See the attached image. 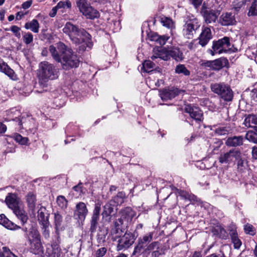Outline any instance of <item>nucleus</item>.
Here are the masks:
<instances>
[{
  "mask_svg": "<svg viewBox=\"0 0 257 257\" xmlns=\"http://www.w3.org/2000/svg\"><path fill=\"white\" fill-rule=\"evenodd\" d=\"M106 248L104 247L98 249L96 252V257H102L106 252Z\"/></svg>",
  "mask_w": 257,
  "mask_h": 257,
  "instance_id": "obj_55",
  "label": "nucleus"
},
{
  "mask_svg": "<svg viewBox=\"0 0 257 257\" xmlns=\"http://www.w3.org/2000/svg\"><path fill=\"white\" fill-rule=\"evenodd\" d=\"M175 72L177 74H182L185 76H189L190 74V71L183 64H179L176 67Z\"/></svg>",
  "mask_w": 257,
  "mask_h": 257,
  "instance_id": "obj_39",
  "label": "nucleus"
},
{
  "mask_svg": "<svg viewBox=\"0 0 257 257\" xmlns=\"http://www.w3.org/2000/svg\"><path fill=\"white\" fill-rule=\"evenodd\" d=\"M25 28L27 30H30L35 33H38L39 31L40 25L37 20L33 19L31 21L26 23Z\"/></svg>",
  "mask_w": 257,
  "mask_h": 257,
  "instance_id": "obj_31",
  "label": "nucleus"
},
{
  "mask_svg": "<svg viewBox=\"0 0 257 257\" xmlns=\"http://www.w3.org/2000/svg\"><path fill=\"white\" fill-rule=\"evenodd\" d=\"M244 124L248 127L257 126V116L253 114L248 115L244 119Z\"/></svg>",
  "mask_w": 257,
  "mask_h": 257,
  "instance_id": "obj_32",
  "label": "nucleus"
},
{
  "mask_svg": "<svg viewBox=\"0 0 257 257\" xmlns=\"http://www.w3.org/2000/svg\"><path fill=\"white\" fill-rule=\"evenodd\" d=\"M221 2V0H207L203 3L201 12L207 11H216L218 10L219 9H222V4L219 3Z\"/></svg>",
  "mask_w": 257,
  "mask_h": 257,
  "instance_id": "obj_18",
  "label": "nucleus"
},
{
  "mask_svg": "<svg viewBox=\"0 0 257 257\" xmlns=\"http://www.w3.org/2000/svg\"><path fill=\"white\" fill-rule=\"evenodd\" d=\"M63 32L69 36L72 42L77 45L81 44L79 51L83 52L87 48L90 49L93 46L91 36L84 29L79 28L70 22H67L63 29Z\"/></svg>",
  "mask_w": 257,
  "mask_h": 257,
  "instance_id": "obj_1",
  "label": "nucleus"
},
{
  "mask_svg": "<svg viewBox=\"0 0 257 257\" xmlns=\"http://www.w3.org/2000/svg\"><path fill=\"white\" fill-rule=\"evenodd\" d=\"M161 23L164 26L169 29H172L174 27L173 22L168 17H162L161 18Z\"/></svg>",
  "mask_w": 257,
  "mask_h": 257,
  "instance_id": "obj_41",
  "label": "nucleus"
},
{
  "mask_svg": "<svg viewBox=\"0 0 257 257\" xmlns=\"http://www.w3.org/2000/svg\"><path fill=\"white\" fill-rule=\"evenodd\" d=\"M2 250H0V257H9L12 252L11 250L6 246L3 247Z\"/></svg>",
  "mask_w": 257,
  "mask_h": 257,
  "instance_id": "obj_50",
  "label": "nucleus"
},
{
  "mask_svg": "<svg viewBox=\"0 0 257 257\" xmlns=\"http://www.w3.org/2000/svg\"><path fill=\"white\" fill-rule=\"evenodd\" d=\"M157 58H160L165 61L168 60L170 59V51L164 48L160 49L157 52H155L151 57L153 60H155Z\"/></svg>",
  "mask_w": 257,
  "mask_h": 257,
  "instance_id": "obj_24",
  "label": "nucleus"
},
{
  "mask_svg": "<svg viewBox=\"0 0 257 257\" xmlns=\"http://www.w3.org/2000/svg\"><path fill=\"white\" fill-rule=\"evenodd\" d=\"M113 204L111 202H109L108 203L106 204L103 206V211L105 212L106 213H108L109 214H111L113 211V208L112 207Z\"/></svg>",
  "mask_w": 257,
  "mask_h": 257,
  "instance_id": "obj_52",
  "label": "nucleus"
},
{
  "mask_svg": "<svg viewBox=\"0 0 257 257\" xmlns=\"http://www.w3.org/2000/svg\"><path fill=\"white\" fill-rule=\"evenodd\" d=\"M14 213L17 217L22 221L23 224L27 222L28 216L25 210L18 207L13 210Z\"/></svg>",
  "mask_w": 257,
  "mask_h": 257,
  "instance_id": "obj_33",
  "label": "nucleus"
},
{
  "mask_svg": "<svg viewBox=\"0 0 257 257\" xmlns=\"http://www.w3.org/2000/svg\"><path fill=\"white\" fill-rule=\"evenodd\" d=\"M257 15V4L255 1L253 2L250 6L248 12V16H255Z\"/></svg>",
  "mask_w": 257,
  "mask_h": 257,
  "instance_id": "obj_47",
  "label": "nucleus"
},
{
  "mask_svg": "<svg viewBox=\"0 0 257 257\" xmlns=\"http://www.w3.org/2000/svg\"><path fill=\"white\" fill-rule=\"evenodd\" d=\"M60 63L62 65L63 68L67 70L71 68L77 67L79 61L72 50L68 48Z\"/></svg>",
  "mask_w": 257,
  "mask_h": 257,
  "instance_id": "obj_8",
  "label": "nucleus"
},
{
  "mask_svg": "<svg viewBox=\"0 0 257 257\" xmlns=\"http://www.w3.org/2000/svg\"><path fill=\"white\" fill-rule=\"evenodd\" d=\"M169 38L170 37L169 36L165 35L160 36L157 43L161 45H164L165 44L166 42L169 39Z\"/></svg>",
  "mask_w": 257,
  "mask_h": 257,
  "instance_id": "obj_54",
  "label": "nucleus"
},
{
  "mask_svg": "<svg viewBox=\"0 0 257 257\" xmlns=\"http://www.w3.org/2000/svg\"><path fill=\"white\" fill-rule=\"evenodd\" d=\"M234 162L236 165L237 170L238 172H243L247 169V160L244 155L239 150L238 151Z\"/></svg>",
  "mask_w": 257,
  "mask_h": 257,
  "instance_id": "obj_16",
  "label": "nucleus"
},
{
  "mask_svg": "<svg viewBox=\"0 0 257 257\" xmlns=\"http://www.w3.org/2000/svg\"><path fill=\"white\" fill-rule=\"evenodd\" d=\"M111 214L108 213H106L105 212L102 211V218L105 220V221L107 222H110L111 219Z\"/></svg>",
  "mask_w": 257,
  "mask_h": 257,
  "instance_id": "obj_59",
  "label": "nucleus"
},
{
  "mask_svg": "<svg viewBox=\"0 0 257 257\" xmlns=\"http://www.w3.org/2000/svg\"><path fill=\"white\" fill-rule=\"evenodd\" d=\"M191 3L197 8L201 4L202 0H190Z\"/></svg>",
  "mask_w": 257,
  "mask_h": 257,
  "instance_id": "obj_64",
  "label": "nucleus"
},
{
  "mask_svg": "<svg viewBox=\"0 0 257 257\" xmlns=\"http://www.w3.org/2000/svg\"><path fill=\"white\" fill-rule=\"evenodd\" d=\"M212 38V35L210 28L203 27L202 32L199 37V44L202 47L206 46Z\"/></svg>",
  "mask_w": 257,
  "mask_h": 257,
  "instance_id": "obj_17",
  "label": "nucleus"
},
{
  "mask_svg": "<svg viewBox=\"0 0 257 257\" xmlns=\"http://www.w3.org/2000/svg\"><path fill=\"white\" fill-rule=\"evenodd\" d=\"M184 110L189 114L190 117L196 121L201 122L203 121V112L197 107L192 106L191 105H186Z\"/></svg>",
  "mask_w": 257,
  "mask_h": 257,
  "instance_id": "obj_14",
  "label": "nucleus"
},
{
  "mask_svg": "<svg viewBox=\"0 0 257 257\" xmlns=\"http://www.w3.org/2000/svg\"><path fill=\"white\" fill-rule=\"evenodd\" d=\"M201 65L205 68H208L209 69L213 70L212 61H205L202 63Z\"/></svg>",
  "mask_w": 257,
  "mask_h": 257,
  "instance_id": "obj_57",
  "label": "nucleus"
},
{
  "mask_svg": "<svg viewBox=\"0 0 257 257\" xmlns=\"http://www.w3.org/2000/svg\"><path fill=\"white\" fill-rule=\"evenodd\" d=\"M28 206L30 209L34 210L37 202L36 196L33 192H29L26 196Z\"/></svg>",
  "mask_w": 257,
  "mask_h": 257,
  "instance_id": "obj_30",
  "label": "nucleus"
},
{
  "mask_svg": "<svg viewBox=\"0 0 257 257\" xmlns=\"http://www.w3.org/2000/svg\"><path fill=\"white\" fill-rule=\"evenodd\" d=\"M244 229L246 233L252 235H254L255 233L253 226L250 224H245L244 226Z\"/></svg>",
  "mask_w": 257,
  "mask_h": 257,
  "instance_id": "obj_49",
  "label": "nucleus"
},
{
  "mask_svg": "<svg viewBox=\"0 0 257 257\" xmlns=\"http://www.w3.org/2000/svg\"><path fill=\"white\" fill-rule=\"evenodd\" d=\"M244 138L242 136H234L229 137L225 142L228 147H237L243 144Z\"/></svg>",
  "mask_w": 257,
  "mask_h": 257,
  "instance_id": "obj_23",
  "label": "nucleus"
},
{
  "mask_svg": "<svg viewBox=\"0 0 257 257\" xmlns=\"http://www.w3.org/2000/svg\"><path fill=\"white\" fill-rule=\"evenodd\" d=\"M67 46L62 42L57 43L56 46L51 45L49 47V51L53 58L57 62L62 61V57L64 55L67 49Z\"/></svg>",
  "mask_w": 257,
  "mask_h": 257,
  "instance_id": "obj_10",
  "label": "nucleus"
},
{
  "mask_svg": "<svg viewBox=\"0 0 257 257\" xmlns=\"http://www.w3.org/2000/svg\"><path fill=\"white\" fill-rule=\"evenodd\" d=\"M23 41L26 44H30L33 41V35L29 32L25 33L23 36Z\"/></svg>",
  "mask_w": 257,
  "mask_h": 257,
  "instance_id": "obj_48",
  "label": "nucleus"
},
{
  "mask_svg": "<svg viewBox=\"0 0 257 257\" xmlns=\"http://www.w3.org/2000/svg\"><path fill=\"white\" fill-rule=\"evenodd\" d=\"M0 72L5 73L13 80L17 79V76L14 70L1 58H0Z\"/></svg>",
  "mask_w": 257,
  "mask_h": 257,
  "instance_id": "obj_20",
  "label": "nucleus"
},
{
  "mask_svg": "<svg viewBox=\"0 0 257 257\" xmlns=\"http://www.w3.org/2000/svg\"><path fill=\"white\" fill-rule=\"evenodd\" d=\"M88 213V209L86 204L82 202L77 204L74 212V215L78 216L80 220H84Z\"/></svg>",
  "mask_w": 257,
  "mask_h": 257,
  "instance_id": "obj_21",
  "label": "nucleus"
},
{
  "mask_svg": "<svg viewBox=\"0 0 257 257\" xmlns=\"http://www.w3.org/2000/svg\"><path fill=\"white\" fill-rule=\"evenodd\" d=\"M170 58H173L177 61H180L184 58L183 53L177 48H174L170 50Z\"/></svg>",
  "mask_w": 257,
  "mask_h": 257,
  "instance_id": "obj_36",
  "label": "nucleus"
},
{
  "mask_svg": "<svg viewBox=\"0 0 257 257\" xmlns=\"http://www.w3.org/2000/svg\"><path fill=\"white\" fill-rule=\"evenodd\" d=\"M38 213L39 221L42 222L43 226H47V224H48L47 216H46L45 214L41 210H39Z\"/></svg>",
  "mask_w": 257,
  "mask_h": 257,
  "instance_id": "obj_45",
  "label": "nucleus"
},
{
  "mask_svg": "<svg viewBox=\"0 0 257 257\" xmlns=\"http://www.w3.org/2000/svg\"><path fill=\"white\" fill-rule=\"evenodd\" d=\"M238 150L233 149L229 151L221 153L218 157V161L222 164H230L234 162Z\"/></svg>",
  "mask_w": 257,
  "mask_h": 257,
  "instance_id": "obj_13",
  "label": "nucleus"
},
{
  "mask_svg": "<svg viewBox=\"0 0 257 257\" xmlns=\"http://www.w3.org/2000/svg\"><path fill=\"white\" fill-rule=\"evenodd\" d=\"M58 9L57 8L56 6L53 7L50 12L49 13V16L50 17L53 18L54 17L56 14L57 12L58 11Z\"/></svg>",
  "mask_w": 257,
  "mask_h": 257,
  "instance_id": "obj_62",
  "label": "nucleus"
},
{
  "mask_svg": "<svg viewBox=\"0 0 257 257\" xmlns=\"http://www.w3.org/2000/svg\"><path fill=\"white\" fill-rule=\"evenodd\" d=\"M245 138L249 142L257 143V132L253 131L248 132L246 134Z\"/></svg>",
  "mask_w": 257,
  "mask_h": 257,
  "instance_id": "obj_43",
  "label": "nucleus"
},
{
  "mask_svg": "<svg viewBox=\"0 0 257 257\" xmlns=\"http://www.w3.org/2000/svg\"><path fill=\"white\" fill-rule=\"evenodd\" d=\"M215 132L218 135H224L226 134L228 131L224 127H219L216 129Z\"/></svg>",
  "mask_w": 257,
  "mask_h": 257,
  "instance_id": "obj_56",
  "label": "nucleus"
},
{
  "mask_svg": "<svg viewBox=\"0 0 257 257\" xmlns=\"http://www.w3.org/2000/svg\"><path fill=\"white\" fill-rule=\"evenodd\" d=\"M13 138L21 145H26L28 141V138L23 137L21 135L16 133L13 135Z\"/></svg>",
  "mask_w": 257,
  "mask_h": 257,
  "instance_id": "obj_40",
  "label": "nucleus"
},
{
  "mask_svg": "<svg viewBox=\"0 0 257 257\" xmlns=\"http://www.w3.org/2000/svg\"><path fill=\"white\" fill-rule=\"evenodd\" d=\"M100 209V204H96L90 220L89 231L91 233H93L96 231L99 220Z\"/></svg>",
  "mask_w": 257,
  "mask_h": 257,
  "instance_id": "obj_12",
  "label": "nucleus"
},
{
  "mask_svg": "<svg viewBox=\"0 0 257 257\" xmlns=\"http://www.w3.org/2000/svg\"><path fill=\"white\" fill-rule=\"evenodd\" d=\"M219 23L222 26H227L236 24L234 15L231 13H222L219 19Z\"/></svg>",
  "mask_w": 257,
  "mask_h": 257,
  "instance_id": "obj_19",
  "label": "nucleus"
},
{
  "mask_svg": "<svg viewBox=\"0 0 257 257\" xmlns=\"http://www.w3.org/2000/svg\"><path fill=\"white\" fill-rule=\"evenodd\" d=\"M213 70H219L222 68L225 67L228 64V60L222 57L219 59L213 60Z\"/></svg>",
  "mask_w": 257,
  "mask_h": 257,
  "instance_id": "obj_29",
  "label": "nucleus"
},
{
  "mask_svg": "<svg viewBox=\"0 0 257 257\" xmlns=\"http://www.w3.org/2000/svg\"><path fill=\"white\" fill-rule=\"evenodd\" d=\"M180 92L177 88L170 87L160 91V96L163 100L166 101L175 98Z\"/></svg>",
  "mask_w": 257,
  "mask_h": 257,
  "instance_id": "obj_15",
  "label": "nucleus"
},
{
  "mask_svg": "<svg viewBox=\"0 0 257 257\" xmlns=\"http://www.w3.org/2000/svg\"><path fill=\"white\" fill-rule=\"evenodd\" d=\"M39 83L43 87L47 86L49 80H53L59 77V70L53 64L47 61L41 62L39 64Z\"/></svg>",
  "mask_w": 257,
  "mask_h": 257,
  "instance_id": "obj_3",
  "label": "nucleus"
},
{
  "mask_svg": "<svg viewBox=\"0 0 257 257\" xmlns=\"http://www.w3.org/2000/svg\"><path fill=\"white\" fill-rule=\"evenodd\" d=\"M5 202L9 208L13 210L18 207V201L16 195L13 193H9L6 197Z\"/></svg>",
  "mask_w": 257,
  "mask_h": 257,
  "instance_id": "obj_27",
  "label": "nucleus"
},
{
  "mask_svg": "<svg viewBox=\"0 0 257 257\" xmlns=\"http://www.w3.org/2000/svg\"><path fill=\"white\" fill-rule=\"evenodd\" d=\"M32 1H26L22 4V8L24 9H28L29 8H30L31 7V6L32 5Z\"/></svg>",
  "mask_w": 257,
  "mask_h": 257,
  "instance_id": "obj_61",
  "label": "nucleus"
},
{
  "mask_svg": "<svg viewBox=\"0 0 257 257\" xmlns=\"http://www.w3.org/2000/svg\"><path fill=\"white\" fill-rule=\"evenodd\" d=\"M200 24L197 19H190L183 26V35L187 39H192Z\"/></svg>",
  "mask_w": 257,
  "mask_h": 257,
  "instance_id": "obj_9",
  "label": "nucleus"
},
{
  "mask_svg": "<svg viewBox=\"0 0 257 257\" xmlns=\"http://www.w3.org/2000/svg\"><path fill=\"white\" fill-rule=\"evenodd\" d=\"M250 0H231L232 9L238 12L241 8L244 7Z\"/></svg>",
  "mask_w": 257,
  "mask_h": 257,
  "instance_id": "obj_34",
  "label": "nucleus"
},
{
  "mask_svg": "<svg viewBox=\"0 0 257 257\" xmlns=\"http://www.w3.org/2000/svg\"><path fill=\"white\" fill-rule=\"evenodd\" d=\"M57 203L61 208H65L67 205V201L63 196H58Z\"/></svg>",
  "mask_w": 257,
  "mask_h": 257,
  "instance_id": "obj_46",
  "label": "nucleus"
},
{
  "mask_svg": "<svg viewBox=\"0 0 257 257\" xmlns=\"http://www.w3.org/2000/svg\"><path fill=\"white\" fill-rule=\"evenodd\" d=\"M0 224H2L8 229L12 230H16L20 228V226L10 221L3 214L0 215Z\"/></svg>",
  "mask_w": 257,
  "mask_h": 257,
  "instance_id": "obj_25",
  "label": "nucleus"
},
{
  "mask_svg": "<svg viewBox=\"0 0 257 257\" xmlns=\"http://www.w3.org/2000/svg\"><path fill=\"white\" fill-rule=\"evenodd\" d=\"M136 239L135 235L131 232H126L125 234L118 240L117 250H121L128 248L134 242Z\"/></svg>",
  "mask_w": 257,
  "mask_h": 257,
  "instance_id": "obj_11",
  "label": "nucleus"
},
{
  "mask_svg": "<svg viewBox=\"0 0 257 257\" xmlns=\"http://www.w3.org/2000/svg\"><path fill=\"white\" fill-rule=\"evenodd\" d=\"M71 3L69 0H66L65 1H60L56 5L57 8L59 10L60 9H71Z\"/></svg>",
  "mask_w": 257,
  "mask_h": 257,
  "instance_id": "obj_44",
  "label": "nucleus"
},
{
  "mask_svg": "<svg viewBox=\"0 0 257 257\" xmlns=\"http://www.w3.org/2000/svg\"><path fill=\"white\" fill-rule=\"evenodd\" d=\"M155 67L154 63L150 60H146L143 63V69L145 72L150 73L154 71L153 69Z\"/></svg>",
  "mask_w": 257,
  "mask_h": 257,
  "instance_id": "obj_38",
  "label": "nucleus"
},
{
  "mask_svg": "<svg viewBox=\"0 0 257 257\" xmlns=\"http://www.w3.org/2000/svg\"><path fill=\"white\" fill-rule=\"evenodd\" d=\"M110 202L112 203L113 206L121 204L123 202V200L116 195L113 198L110 200Z\"/></svg>",
  "mask_w": 257,
  "mask_h": 257,
  "instance_id": "obj_53",
  "label": "nucleus"
},
{
  "mask_svg": "<svg viewBox=\"0 0 257 257\" xmlns=\"http://www.w3.org/2000/svg\"><path fill=\"white\" fill-rule=\"evenodd\" d=\"M31 251L37 254L43 250V246L41 241V236L38 231L32 228L26 234Z\"/></svg>",
  "mask_w": 257,
  "mask_h": 257,
  "instance_id": "obj_5",
  "label": "nucleus"
},
{
  "mask_svg": "<svg viewBox=\"0 0 257 257\" xmlns=\"http://www.w3.org/2000/svg\"><path fill=\"white\" fill-rule=\"evenodd\" d=\"M220 10L212 11L206 10L205 11L201 12V13L204 18L205 22L207 24H210L215 22L219 15L218 12Z\"/></svg>",
  "mask_w": 257,
  "mask_h": 257,
  "instance_id": "obj_22",
  "label": "nucleus"
},
{
  "mask_svg": "<svg viewBox=\"0 0 257 257\" xmlns=\"http://www.w3.org/2000/svg\"><path fill=\"white\" fill-rule=\"evenodd\" d=\"M76 6L79 12L86 19L92 20L98 18L100 16L99 12L91 7L87 0H78Z\"/></svg>",
  "mask_w": 257,
  "mask_h": 257,
  "instance_id": "obj_6",
  "label": "nucleus"
},
{
  "mask_svg": "<svg viewBox=\"0 0 257 257\" xmlns=\"http://www.w3.org/2000/svg\"><path fill=\"white\" fill-rule=\"evenodd\" d=\"M230 234L232 243L235 248H239L241 245V242L237 236V233L234 228L230 230Z\"/></svg>",
  "mask_w": 257,
  "mask_h": 257,
  "instance_id": "obj_37",
  "label": "nucleus"
},
{
  "mask_svg": "<svg viewBox=\"0 0 257 257\" xmlns=\"http://www.w3.org/2000/svg\"><path fill=\"white\" fill-rule=\"evenodd\" d=\"M231 46L230 38L228 37H224L222 39L213 42L212 50H210V54L214 55L215 54L226 53L231 49Z\"/></svg>",
  "mask_w": 257,
  "mask_h": 257,
  "instance_id": "obj_7",
  "label": "nucleus"
},
{
  "mask_svg": "<svg viewBox=\"0 0 257 257\" xmlns=\"http://www.w3.org/2000/svg\"><path fill=\"white\" fill-rule=\"evenodd\" d=\"M214 235L218 236L219 238L226 239L227 237V233L226 230L221 225H217L212 230Z\"/></svg>",
  "mask_w": 257,
  "mask_h": 257,
  "instance_id": "obj_35",
  "label": "nucleus"
},
{
  "mask_svg": "<svg viewBox=\"0 0 257 257\" xmlns=\"http://www.w3.org/2000/svg\"><path fill=\"white\" fill-rule=\"evenodd\" d=\"M211 91L217 94L224 101H231L233 97V92L230 86L224 82H219L211 84Z\"/></svg>",
  "mask_w": 257,
  "mask_h": 257,
  "instance_id": "obj_4",
  "label": "nucleus"
},
{
  "mask_svg": "<svg viewBox=\"0 0 257 257\" xmlns=\"http://www.w3.org/2000/svg\"><path fill=\"white\" fill-rule=\"evenodd\" d=\"M123 223V220L122 218L116 219L114 222V227L111 230V233L112 235H116V237L120 236L122 233V225Z\"/></svg>",
  "mask_w": 257,
  "mask_h": 257,
  "instance_id": "obj_26",
  "label": "nucleus"
},
{
  "mask_svg": "<svg viewBox=\"0 0 257 257\" xmlns=\"http://www.w3.org/2000/svg\"><path fill=\"white\" fill-rule=\"evenodd\" d=\"M135 215V212L129 207L125 208L121 212V216L122 220L127 222H131Z\"/></svg>",
  "mask_w": 257,
  "mask_h": 257,
  "instance_id": "obj_28",
  "label": "nucleus"
},
{
  "mask_svg": "<svg viewBox=\"0 0 257 257\" xmlns=\"http://www.w3.org/2000/svg\"><path fill=\"white\" fill-rule=\"evenodd\" d=\"M159 36H160L159 35H158V34H157L156 33L153 34L150 37V40L151 41H156L157 42L158 40L159 39Z\"/></svg>",
  "mask_w": 257,
  "mask_h": 257,
  "instance_id": "obj_63",
  "label": "nucleus"
},
{
  "mask_svg": "<svg viewBox=\"0 0 257 257\" xmlns=\"http://www.w3.org/2000/svg\"><path fill=\"white\" fill-rule=\"evenodd\" d=\"M153 232H150L142 237L139 238L138 244L135 247L133 254L144 253L148 254L151 253V257H159L161 254V248L158 241H153Z\"/></svg>",
  "mask_w": 257,
  "mask_h": 257,
  "instance_id": "obj_2",
  "label": "nucleus"
},
{
  "mask_svg": "<svg viewBox=\"0 0 257 257\" xmlns=\"http://www.w3.org/2000/svg\"><path fill=\"white\" fill-rule=\"evenodd\" d=\"M73 190L77 192V194L80 195L82 193V183H79L77 185L73 187Z\"/></svg>",
  "mask_w": 257,
  "mask_h": 257,
  "instance_id": "obj_58",
  "label": "nucleus"
},
{
  "mask_svg": "<svg viewBox=\"0 0 257 257\" xmlns=\"http://www.w3.org/2000/svg\"><path fill=\"white\" fill-rule=\"evenodd\" d=\"M20 30L21 28L15 25L12 26L11 27V31L18 38H20L21 37Z\"/></svg>",
  "mask_w": 257,
  "mask_h": 257,
  "instance_id": "obj_51",
  "label": "nucleus"
},
{
  "mask_svg": "<svg viewBox=\"0 0 257 257\" xmlns=\"http://www.w3.org/2000/svg\"><path fill=\"white\" fill-rule=\"evenodd\" d=\"M48 225L47 226H44V230L43 232V235L45 238L48 239L50 236L49 230L47 229Z\"/></svg>",
  "mask_w": 257,
  "mask_h": 257,
  "instance_id": "obj_60",
  "label": "nucleus"
},
{
  "mask_svg": "<svg viewBox=\"0 0 257 257\" xmlns=\"http://www.w3.org/2000/svg\"><path fill=\"white\" fill-rule=\"evenodd\" d=\"M54 215L55 227L57 230H58L62 224L63 221L62 216L58 212H55Z\"/></svg>",
  "mask_w": 257,
  "mask_h": 257,
  "instance_id": "obj_42",
  "label": "nucleus"
}]
</instances>
